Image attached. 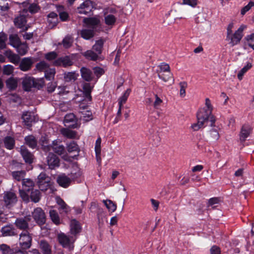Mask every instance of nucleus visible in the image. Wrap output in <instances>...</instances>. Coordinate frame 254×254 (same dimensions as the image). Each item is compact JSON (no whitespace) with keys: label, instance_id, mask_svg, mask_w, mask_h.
Returning a JSON list of instances; mask_svg holds the SVG:
<instances>
[{"label":"nucleus","instance_id":"nucleus-47","mask_svg":"<svg viewBox=\"0 0 254 254\" xmlns=\"http://www.w3.org/2000/svg\"><path fill=\"white\" fill-rule=\"evenodd\" d=\"M49 213L52 221L56 225L59 224L60 223V219L56 210H50Z\"/></svg>","mask_w":254,"mask_h":254},{"label":"nucleus","instance_id":"nucleus-45","mask_svg":"<svg viewBox=\"0 0 254 254\" xmlns=\"http://www.w3.org/2000/svg\"><path fill=\"white\" fill-rule=\"evenodd\" d=\"M105 23L107 25L113 26L115 24L117 18L113 14H110L105 16Z\"/></svg>","mask_w":254,"mask_h":254},{"label":"nucleus","instance_id":"nucleus-37","mask_svg":"<svg viewBox=\"0 0 254 254\" xmlns=\"http://www.w3.org/2000/svg\"><path fill=\"white\" fill-rule=\"evenodd\" d=\"M67 150L69 153L76 152L79 153L80 151V148L76 143V142L74 141H72L70 142L69 143L67 144L66 146Z\"/></svg>","mask_w":254,"mask_h":254},{"label":"nucleus","instance_id":"nucleus-31","mask_svg":"<svg viewBox=\"0 0 254 254\" xmlns=\"http://www.w3.org/2000/svg\"><path fill=\"white\" fill-rule=\"evenodd\" d=\"M22 189L27 191H30L35 186L34 182L30 179H25L22 182Z\"/></svg>","mask_w":254,"mask_h":254},{"label":"nucleus","instance_id":"nucleus-44","mask_svg":"<svg viewBox=\"0 0 254 254\" xmlns=\"http://www.w3.org/2000/svg\"><path fill=\"white\" fill-rule=\"evenodd\" d=\"M48 22L52 24L54 26L57 25L58 22V15L55 12H51L48 15Z\"/></svg>","mask_w":254,"mask_h":254},{"label":"nucleus","instance_id":"nucleus-60","mask_svg":"<svg viewBox=\"0 0 254 254\" xmlns=\"http://www.w3.org/2000/svg\"><path fill=\"white\" fill-rule=\"evenodd\" d=\"M39 9H40L39 6L36 3H33L30 4V5L28 7V10L31 13H35L37 12Z\"/></svg>","mask_w":254,"mask_h":254},{"label":"nucleus","instance_id":"nucleus-1","mask_svg":"<svg viewBox=\"0 0 254 254\" xmlns=\"http://www.w3.org/2000/svg\"><path fill=\"white\" fill-rule=\"evenodd\" d=\"M197 120H199L200 122L205 123L209 121L211 123V127H215V118L212 114V112L210 110L206 109V108L200 109L197 113Z\"/></svg>","mask_w":254,"mask_h":254},{"label":"nucleus","instance_id":"nucleus-11","mask_svg":"<svg viewBox=\"0 0 254 254\" xmlns=\"http://www.w3.org/2000/svg\"><path fill=\"white\" fill-rule=\"evenodd\" d=\"M20 154L25 163L29 164H32L34 159V155L23 145L20 147Z\"/></svg>","mask_w":254,"mask_h":254},{"label":"nucleus","instance_id":"nucleus-42","mask_svg":"<svg viewBox=\"0 0 254 254\" xmlns=\"http://www.w3.org/2000/svg\"><path fill=\"white\" fill-rule=\"evenodd\" d=\"M131 89L129 88L127 89V90L124 92L123 95L119 99V105L123 106V104H124L127 101V99L131 92Z\"/></svg>","mask_w":254,"mask_h":254},{"label":"nucleus","instance_id":"nucleus-33","mask_svg":"<svg viewBox=\"0 0 254 254\" xmlns=\"http://www.w3.org/2000/svg\"><path fill=\"white\" fill-rule=\"evenodd\" d=\"M30 191L31 193L29 196L31 201L34 203L38 202L41 198V194L40 191L37 189H33Z\"/></svg>","mask_w":254,"mask_h":254},{"label":"nucleus","instance_id":"nucleus-64","mask_svg":"<svg viewBox=\"0 0 254 254\" xmlns=\"http://www.w3.org/2000/svg\"><path fill=\"white\" fill-rule=\"evenodd\" d=\"M83 119L86 122H88L92 120V114L90 111H86L84 114H83Z\"/></svg>","mask_w":254,"mask_h":254},{"label":"nucleus","instance_id":"nucleus-29","mask_svg":"<svg viewBox=\"0 0 254 254\" xmlns=\"http://www.w3.org/2000/svg\"><path fill=\"white\" fill-rule=\"evenodd\" d=\"M81 74L82 78L87 81H90L92 80V72L88 68L82 67L80 69Z\"/></svg>","mask_w":254,"mask_h":254},{"label":"nucleus","instance_id":"nucleus-55","mask_svg":"<svg viewBox=\"0 0 254 254\" xmlns=\"http://www.w3.org/2000/svg\"><path fill=\"white\" fill-rule=\"evenodd\" d=\"M180 86V94L181 97H185L186 95V89L188 87V84L187 82L183 81L179 83Z\"/></svg>","mask_w":254,"mask_h":254},{"label":"nucleus","instance_id":"nucleus-7","mask_svg":"<svg viewBox=\"0 0 254 254\" xmlns=\"http://www.w3.org/2000/svg\"><path fill=\"white\" fill-rule=\"evenodd\" d=\"M47 163L49 168L53 170L60 166V159L56 154L50 152L47 157Z\"/></svg>","mask_w":254,"mask_h":254},{"label":"nucleus","instance_id":"nucleus-23","mask_svg":"<svg viewBox=\"0 0 254 254\" xmlns=\"http://www.w3.org/2000/svg\"><path fill=\"white\" fill-rule=\"evenodd\" d=\"M25 144L32 149H35L37 146V140L33 135H29L24 138Z\"/></svg>","mask_w":254,"mask_h":254},{"label":"nucleus","instance_id":"nucleus-22","mask_svg":"<svg viewBox=\"0 0 254 254\" xmlns=\"http://www.w3.org/2000/svg\"><path fill=\"white\" fill-rule=\"evenodd\" d=\"M34 78L30 76H26L23 78L22 87L24 90L26 91H30L33 86Z\"/></svg>","mask_w":254,"mask_h":254},{"label":"nucleus","instance_id":"nucleus-9","mask_svg":"<svg viewBox=\"0 0 254 254\" xmlns=\"http://www.w3.org/2000/svg\"><path fill=\"white\" fill-rule=\"evenodd\" d=\"M64 126L69 128H75L77 127V119L73 113L66 114L64 118Z\"/></svg>","mask_w":254,"mask_h":254},{"label":"nucleus","instance_id":"nucleus-41","mask_svg":"<svg viewBox=\"0 0 254 254\" xmlns=\"http://www.w3.org/2000/svg\"><path fill=\"white\" fill-rule=\"evenodd\" d=\"M9 44L14 48L17 46V45L21 43L19 38L16 34L10 35L9 36Z\"/></svg>","mask_w":254,"mask_h":254},{"label":"nucleus","instance_id":"nucleus-5","mask_svg":"<svg viewBox=\"0 0 254 254\" xmlns=\"http://www.w3.org/2000/svg\"><path fill=\"white\" fill-rule=\"evenodd\" d=\"M31 220V216L28 215L23 217L16 218L14 224L17 229L22 230L23 232L28 231L29 230V223Z\"/></svg>","mask_w":254,"mask_h":254},{"label":"nucleus","instance_id":"nucleus-46","mask_svg":"<svg viewBox=\"0 0 254 254\" xmlns=\"http://www.w3.org/2000/svg\"><path fill=\"white\" fill-rule=\"evenodd\" d=\"M78 76V74H76L75 72H68L64 73V78L65 80L67 82L74 81L77 79Z\"/></svg>","mask_w":254,"mask_h":254},{"label":"nucleus","instance_id":"nucleus-16","mask_svg":"<svg viewBox=\"0 0 254 254\" xmlns=\"http://www.w3.org/2000/svg\"><path fill=\"white\" fill-rule=\"evenodd\" d=\"M19 68L23 71L30 70L32 66L33 62L30 57L24 58L20 61Z\"/></svg>","mask_w":254,"mask_h":254},{"label":"nucleus","instance_id":"nucleus-4","mask_svg":"<svg viewBox=\"0 0 254 254\" xmlns=\"http://www.w3.org/2000/svg\"><path fill=\"white\" fill-rule=\"evenodd\" d=\"M32 237L28 231L22 232L19 235V244L20 249L26 251L32 246Z\"/></svg>","mask_w":254,"mask_h":254},{"label":"nucleus","instance_id":"nucleus-57","mask_svg":"<svg viewBox=\"0 0 254 254\" xmlns=\"http://www.w3.org/2000/svg\"><path fill=\"white\" fill-rule=\"evenodd\" d=\"M27 192H28L27 190H25L23 189L19 190V194L20 197L23 201L27 202L29 201L30 196Z\"/></svg>","mask_w":254,"mask_h":254},{"label":"nucleus","instance_id":"nucleus-27","mask_svg":"<svg viewBox=\"0 0 254 254\" xmlns=\"http://www.w3.org/2000/svg\"><path fill=\"white\" fill-rule=\"evenodd\" d=\"M5 148L8 150L12 149L15 145V140L10 136H6L3 139Z\"/></svg>","mask_w":254,"mask_h":254},{"label":"nucleus","instance_id":"nucleus-20","mask_svg":"<svg viewBox=\"0 0 254 254\" xmlns=\"http://www.w3.org/2000/svg\"><path fill=\"white\" fill-rule=\"evenodd\" d=\"M106 42V39L101 37L95 42L93 45L92 49L98 55L102 54L104 50V45Z\"/></svg>","mask_w":254,"mask_h":254},{"label":"nucleus","instance_id":"nucleus-36","mask_svg":"<svg viewBox=\"0 0 254 254\" xmlns=\"http://www.w3.org/2000/svg\"><path fill=\"white\" fill-rule=\"evenodd\" d=\"M62 43L65 49H68L72 45L73 38L71 35H67L63 39Z\"/></svg>","mask_w":254,"mask_h":254},{"label":"nucleus","instance_id":"nucleus-59","mask_svg":"<svg viewBox=\"0 0 254 254\" xmlns=\"http://www.w3.org/2000/svg\"><path fill=\"white\" fill-rule=\"evenodd\" d=\"M32 88H35L38 89L42 88L44 85V82L42 79H35L34 78V83Z\"/></svg>","mask_w":254,"mask_h":254},{"label":"nucleus","instance_id":"nucleus-58","mask_svg":"<svg viewBox=\"0 0 254 254\" xmlns=\"http://www.w3.org/2000/svg\"><path fill=\"white\" fill-rule=\"evenodd\" d=\"M254 6V2L250 1L249 3L245 6L241 10V14L244 15L253 6Z\"/></svg>","mask_w":254,"mask_h":254},{"label":"nucleus","instance_id":"nucleus-6","mask_svg":"<svg viewBox=\"0 0 254 254\" xmlns=\"http://www.w3.org/2000/svg\"><path fill=\"white\" fill-rule=\"evenodd\" d=\"M32 216L36 223L40 225H43L46 221V216L44 211L41 207H37L32 212Z\"/></svg>","mask_w":254,"mask_h":254},{"label":"nucleus","instance_id":"nucleus-56","mask_svg":"<svg viewBox=\"0 0 254 254\" xmlns=\"http://www.w3.org/2000/svg\"><path fill=\"white\" fill-rule=\"evenodd\" d=\"M13 66L11 65L7 64L4 66L3 69V74L9 75L13 73Z\"/></svg>","mask_w":254,"mask_h":254},{"label":"nucleus","instance_id":"nucleus-8","mask_svg":"<svg viewBox=\"0 0 254 254\" xmlns=\"http://www.w3.org/2000/svg\"><path fill=\"white\" fill-rule=\"evenodd\" d=\"M3 201L7 207H10L17 201V197L15 193L6 191L3 194Z\"/></svg>","mask_w":254,"mask_h":254},{"label":"nucleus","instance_id":"nucleus-40","mask_svg":"<svg viewBox=\"0 0 254 254\" xmlns=\"http://www.w3.org/2000/svg\"><path fill=\"white\" fill-rule=\"evenodd\" d=\"M15 48L16 49L18 53L21 56L25 55L27 52L28 49L26 44L21 43V42L20 43V44L17 45V46L15 47Z\"/></svg>","mask_w":254,"mask_h":254},{"label":"nucleus","instance_id":"nucleus-18","mask_svg":"<svg viewBox=\"0 0 254 254\" xmlns=\"http://www.w3.org/2000/svg\"><path fill=\"white\" fill-rule=\"evenodd\" d=\"M15 25L19 28H22L23 31H26L28 27L25 26L27 23L26 17L23 14H20L19 16L15 18L14 20Z\"/></svg>","mask_w":254,"mask_h":254},{"label":"nucleus","instance_id":"nucleus-30","mask_svg":"<svg viewBox=\"0 0 254 254\" xmlns=\"http://www.w3.org/2000/svg\"><path fill=\"white\" fill-rule=\"evenodd\" d=\"M81 226L78 221L73 219L70 222V232L72 234L76 235L80 232Z\"/></svg>","mask_w":254,"mask_h":254},{"label":"nucleus","instance_id":"nucleus-12","mask_svg":"<svg viewBox=\"0 0 254 254\" xmlns=\"http://www.w3.org/2000/svg\"><path fill=\"white\" fill-rule=\"evenodd\" d=\"M94 2L90 0H86L78 7V12L80 14H87L93 8Z\"/></svg>","mask_w":254,"mask_h":254},{"label":"nucleus","instance_id":"nucleus-52","mask_svg":"<svg viewBox=\"0 0 254 254\" xmlns=\"http://www.w3.org/2000/svg\"><path fill=\"white\" fill-rule=\"evenodd\" d=\"M56 71L54 68H49L45 71V77L48 80L54 78Z\"/></svg>","mask_w":254,"mask_h":254},{"label":"nucleus","instance_id":"nucleus-61","mask_svg":"<svg viewBox=\"0 0 254 254\" xmlns=\"http://www.w3.org/2000/svg\"><path fill=\"white\" fill-rule=\"evenodd\" d=\"M204 123L203 122H200L199 120H197V122L196 123H194L191 125V127L193 129V131H197L201 127H203Z\"/></svg>","mask_w":254,"mask_h":254},{"label":"nucleus","instance_id":"nucleus-49","mask_svg":"<svg viewBox=\"0 0 254 254\" xmlns=\"http://www.w3.org/2000/svg\"><path fill=\"white\" fill-rule=\"evenodd\" d=\"M158 76L163 81L167 82L172 78L173 74L171 72H160Z\"/></svg>","mask_w":254,"mask_h":254},{"label":"nucleus","instance_id":"nucleus-24","mask_svg":"<svg viewBox=\"0 0 254 254\" xmlns=\"http://www.w3.org/2000/svg\"><path fill=\"white\" fill-rule=\"evenodd\" d=\"M80 36L85 40H90L95 35V30L93 29H83L80 31Z\"/></svg>","mask_w":254,"mask_h":254},{"label":"nucleus","instance_id":"nucleus-28","mask_svg":"<svg viewBox=\"0 0 254 254\" xmlns=\"http://www.w3.org/2000/svg\"><path fill=\"white\" fill-rule=\"evenodd\" d=\"M52 148L54 152L60 155L63 154L65 150L64 146L58 144V141L57 140L53 141Z\"/></svg>","mask_w":254,"mask_h":254},{"label":"nucleus","instance_id":"nucleus-54","mask_svg":"<svg viewBox=\"0 0 254 254\" xmlns=\"http://www.w3.org/2000/svg\"><path fill=\"white\" fill-rule=\"evenodd\" d=\"M7 40V35L4 33H0V50L6 47L5 42Z\"/></svg>","mask_w":254,"mask_h":254},{"label":"nucleus","instance_id":"nucleus-19","mask_svg":"<svg viewBox=\"0 0 254 254\" xmlns=\"http://www.w3.org/2000/svg\"><path fill=\"white\" fill-rule=\"evenodd\" d=\"M21 119L25 126L28 128L32 127V123L34 121V116L32 115L30 111H24L23 112Z\"/></svg>","mask_w":254,"mask_h":254},{"label":"nucleus","instance_id":"nucleus-39","mask_svg":"<svg viewBox=\"0 0 254 254\" xmlns=\"http://www.w3.org/2000/svg\"><path fill=\"white\" fill-rule=\"evenodd\" d=\"M252 67V64L251 63H247V64L245 65L239 72L238 73L237 76L239 80H242L243 78V76L244 74L247 72L249 69H250Z\"/></svg>","mask_w":254,"mask_h":254},{"label":"nucleus","instance_id":"nucleus-51","mask_svg":"<svg viewBox=\"0 0 254 254\" xmlns=\"http://www.w3.org/2000/svg\"><path fill=\"white\" fill-rule=\"evenodd\" d=\"M49 64L45 61H41L36 65V68L40 71H45L49 68Z\"/></svg>","mask_w":254,"mask_h":254},{"label":"nucleus","instance_id":"nucleus-25","mask_svg":"<svg viewBox=\"0 0 254 254\" xmlns=\"http://www.w3.org/2000/svg\"><path fill=\"white\" fill-rule=\"evenodd\" d=\"M4 54L11 63L17 64L20 62L19 56L13 53L10 50L6 51Z\"/></svg>","mask_w":254,"mask_h":254},{"label":"nucleus","instance_id":"nucleus-10","mask_svg":"<svg viewBox=\"0 0 254 254\" xmlns=\"http://www.w3.org/2000/svg\"><path fill=\"white\" fill-rule=\"evenodd\" d=\"M72 64V59L69 56L60 57L54 62V65L55 66H63L66 67Z\"/></svg>","mask_w":254,"mask_h":254},{"label":"nucleus","instance_id":"nucleus-43","mask_svg":"<svg viewBox=\"0 0 254 254\" xmlns=\"http://www.w3.org/2000/svg\"><path fill=\"white\" fill-rule=\"evenodd\" d=\"M64 7L62 5H59L57 7L58 11L59 13V16L60 19L63 21H66L68 18V14L66 12L62 11Z\"/></svg>","mask_w":254,"mask_h":254},{"label":"nucleus","instance_id":"nucleus-32","mask_svg":"<svg viewBox=\"0 0 254 254\" xmlns=\"http://www.w3.org/2000/svg\"><path fill=\"white\" fill-rule=\"evenodd\" d=\"M17 79L10 77L5 81L6 86L9 90H14L17 87Z\"/></svg>","mask_w":254,"mask_h":254},{"label":"nucleus","instance_id":"nucleus-13","mask_svg":"<svg viewBox=\"0 0 254 254\" xmlns=\"http://www.w3.org/2000/svg\"><path fill=\"white\" fill-rule=\"evenodd\" d=\"M0 232L3 237H12L17 235L16 229L11 224H8L2 227Z\"/></svg>","mask_w":254,"mask_h":254},{"label":"nucleus","instance_id":"nucleus-15","mask_svg":"<svg viewBox=\"0 0 254 254\" xmlns=\"http://www.w3.org/2000/svg\"><path fill=\"white\" fill-rule=\"evenodd\" d=\"M57 182L60 187L67 188L70 185L71 179L65 174H62L57 177Z\"/></svg>","mask_w":254,"mask_h":254},{"label":"nucleus","instance_id":"nucleus-35","mask_svg":"<svg viewBox=\"0 0 254 254\" xmlns=\"http://www.w3.org/2000/svg\"><path fill=\"white\" fill-rule=\"evenodd\" d=\"M84 22L87 25L91 26L93 29L100 24V20L96 17H89L84 19Z\"/></svg>","mask_w":254,"mask_h":254},{"label":"nucleus","instance_id":"nucleus-14","mask_svg":"<svg viewBox=\"0 0 254 254\" xmlns=\"http://www.w3.org/2000/svg\"><path fill=\"white\" fill-rule=\"evenodd\" d=\"M58 239L59 243L64 247L69 249L71 250L73 246L70 242L69 238L64 233H61L58 235Z\"/></svg>","mask_w":254,"mask_h":254},{"label":"nucleus","instance_id":"nucleus-63","mask_svg":"<svg viewBox=\"0 0 254 254\" xmlns=\"http://www.w3.org/2000/svg\"><path fill=\"white\" fill-rule=\"evenodd\" d=\"M58 203L60 205V208L63 210L64 211L65 213L68 211L69 207L63 199H61Z\"/></svg>","mask_w":254,"mask_h":254},{"label":"nucleus","instance_id":"nucleus-17","mask_svg":"<svg viewBox=\"0 0 254 254\" xmlns=\"http://www.w3.org/2000/svg\"><path fill=\"white\" fill-rule=\"evenodd\" d=\"M252 132V128L248 124L244 125L241 129L240 133V140L241 142H245L247 137Z\"/></svg>","mask_w":254,"mask_h":254},{"label":"nucleus","instance_id":"nucleus-50","mask_svg":"<svg viewBox=\"0 0 254 254\" xmlns=\"http://www.w3.org/2000/svg\"><path fill=\"white\" fill-rule=\"evenodd\" d=\"M62 133L64 136L68 138H74L76 134L75 131L69 130L68 129H64L62 130Z\"/></svg>","mask_w":254,"mask_h":254},{"label":"nucleus","instance_id":"nucleus-62","mask_svg":"<svg viewBox=\"0 0 254 254\" xmlns=\"http://www.w3.org/2000/svg\"><path fill=\"white\" fill-rule=\"evenodd\" d=\"M210 135L212 140H217L219 138V133L215 129H212L210 130Z\"/></svg>","mask_w":254,"mask_h":254},{"label":"nucleus","instance_id":"nucleus-48","mask_svg":"<svg viewBox=\"0 0 254 254\" xmlns=\"http://www.w3.org/2000/svg\"><path fill=\"white\" fill-rule=\"evenodd\" d=\"M103 202L106 207L108 209L109 211L113 212L116 210L117 205L112 200L109 199L104 200Z\"/></svg>","mask_w":254,"mask_h":254},{"label":"nucleus","instance_id":"nucleus-26","mask_svg":"<svg viewBox=\"0 0 254 254\" xmlns=\"http://www.w3.org/2000/svg\"><path fill=\"white\" fill-rule=\"evenodd\" d=\"M82 55L86 59L92 61H96L99 59V55L92 49L87 50L86 52L82 53Z\"/></svg>","mask_w":254,"mask_h":254},{"label":"nucleus","instance_id":"nucleus-3","mask_svg":"<svg viewBox=\"0 0 254 254\" xmlns=\"http://www.w3.org/2000/svg\"><path fill=\"white\" fill-rule=\"evenodd\" d=\"M37 184L42 191H46L51 188V178L44 172L41 173L37 177Z\"/></svg>","mask_w":254,"mask_h":254},{"label":"nucleus","instance_id":"nucleus-34","mask_svg":"<svg viewBox=\"0 0 254 254\" xmlns=\"http://www.w3.org/2000/svg\"><path fill=\"white\" fill-rule=\"evenodd\" d=\"M26 175V171L25 170H21L18 171H13L11 172L12 178L17 181H23L24 178Z\"/></svg>","mask_w":254,"mask_h":254},{"label":"nucleus","instance_id":"nucleus-53","mask_svg":"<svg viewBox=\"0 0 254 254\" xmlns=\"http://www.w3.org/2000/svg\"><path fill=\"white\" fill-rule=\"evenodd\" d=\"M247 44L248 46L253 49L254 50V33L247 35L245 38Z\"/></svg>","mask_w":254,"mask_h":254},{"label":"nucleus","instance_id":"nucleus-21","mask_svg":"<svg viewBox=\"0 0 254 254\" xmlns=\"http://www.w3.org/2000/svg\"><path fill=\"white\" fill-rule=\"evenodd\" d=\"M38 244L43 254H52V246L46 240H42Z\"/></svg>","mask_w":254,"mask_h":254},{"label":"nucleus","instance_id":"nucleus-38","mask_svg":"<svg viewBox=\"0 0 254 254\" xmlns=\"http://www.w3.org/2000/svg\"><path fill=\"white\" fill-rule=\"evenodd\" d=\"M14 248H11L6 244L0 245V251L2 254H12L14 252Z\"/></svg>","mask_w":254,"mask_h":254},{"label":"nucleus","instance_id":"nucleus-2","mask_svg":"<svg viewBox=\"0 0 254 254\" xmlns=\"http://www.w3.org/2000/svg\"><path fill=\"white\" fill-rule=\"evenodd\" d=\"M247 27V25L242 24L234 34H231L228 37L226 36V40L229 41V44L231 46L236 45L240 42L243 36V31Z\"/></svg>","mask_w":254,"mask_h":254}]
</instances>
